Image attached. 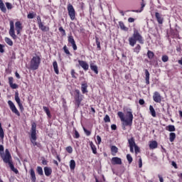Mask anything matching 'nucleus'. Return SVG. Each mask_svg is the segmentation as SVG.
I'll return each instance as SVG.
<instances>
[{
    "label": "nucleus",
    "mask_w": 182,
    "mask_h": 182,
    "mask_svg": "<svg viewBox=\"0 0 182 182\" xmlns=\"http://www.w3.org/2000/svg\"><path fill=\"white\" fill-rule=\"evenodd\" d=\"M117 116L122 122L123 130H126L127 126H132L133 124V111L132 109L128 108L126 109L125 116L123 112H118Z\"/></svg>",
    "instance_id": "nucleus-1"
},
{
    "label": "nucleus",
    "mask_w": 182,
    "mask_h": 182,
    "mask_svg": "<svg viewBox=\"0 0 182 182\" xmlns=\"http://www.w3.org/2000/svg\"><path fill=\"white\" fill-rule=\"evenodd\" d=\"M5 154L2 155L1 154V157L4 161V163H6V164H9L11 171H14V173H16V174H18L19 171L18 169L15 168V166H14V163H12V156H11V153H9V150L6 149Z\"/></svg>",
    "instance_id": "nucleus-2"
},
{
    "label": "nucleus",
    "mask_w": 182,
    "mask_h": 182,
    "mask_svg": "<svg viewBox=\"0 0 182 182\" xmlns=\"http://www.w3.org/2000/svg\"><path fill=\"white\" fill-rule=\"evenodd\" d=\"M137 42L141 43V45H143L144 43V39H143V36L139 33V31L134 30L132 36L129 38V43L130 46L133 48Z\"/></svg>",
    "instance_id": "nucleus-3"
},
{
    "label": "nucleus",
    "mask_w": 182,
    "mask_h": 182,
    "mask_svg": "<svg viewBox=\"0 0 182 182\" xmlns=\"http://www.w3.org/2000/svg\"><path fill=\"white\" fill-rule=\"evenodd\" d=\"M31 141L33 144V146H37L38 149L42 147L40 143L36 142V123L33 122L31 125Z\"/></svg>",
    "instance_id": "nucleus-4"
},
{
    "label": "nucleus",
    "mask_w": 182,
    "mask_h": 182,
    "mask_svg": "<svg viewBox=\"0 0 182 182\" xmlns=\"http://www.w3.org/2000/svg\"><path fill=\"white\" fill-rule=\"evenodd\" d=\"M41 59L39 55L33 56L30 62V69H31V70H38L41 65Z\"/></svg>",
    "instance_id": "nucleus-5"
},
{
    "label": "nucleus",
    "mask_w": 182,
    "mask_h": 182,
    "mask_svg": "<svg viewBox=\"0 0 182 182\" xmlns=\"http://www.w3.org/2000/svg\"><path fill=\"white\" fill-rule=\"evenodd\" d=\"M75 93L74 99L75 105L79 107L80 106V103H82V100H83V95L80 94V91L79 90H75Z\"/></svg>",
    "instance_id": "nucleus-6"
},
{
    "label": "nucleus",
    "mask_w": 182,
    "mask_h": 182,
    "mask_svg": "<svg viewBox=\"0 0 182 182\" xmlns=\"http://www.w3.org/2000/svg\"><path fill=\"white\" fill-rule=\"evenodd\" d=\"M67 9L71 21H75V19H76V11H75V8H73V6L69 4L68 5Z\"/></svg>",
    "instance_id": "nucleus-7"
},
{
    "label": "nucleus",
    "mask_w": 182,
    "mask_h": 182,
    "mask_svg": "<svg viewBox=\"0 0 182 182\" xmlns=\"http://www.w3.org/2000/svg\"><path fill=\"white\" fill-rule=\"evenodd\" d=\"M8 105L10 107V109L13 113H14V114H16V116H21V113H19V111L15 106V104H14V102L11 100L8 101Z\"/></svg>",
    "instance_id": "nucleus-8"
},
{
    "label": "nucleus",
    "mask_w": 182,
    "mask_h": 182,
    "mask_svg": "<svg viewBox=\"0 0 182 182\" xmlns=\"http://www.w3.org/2000/svg\"><path fill=\"white\" fill-rule=\"evenodd\" d=\"M9 33L11 38L14 39H16L18 37L16 36V34H15V25L14 24V22L12 21H10V30L9 31Z\"/></svg>",
    "instance_id": "nucleus-9"
},
{
    "label": "nucleus",
    "mask_w": 182,
    "mask_h": 182,
    "mask_svg": "<svg viewBox=\"0 0 182 182\" xmlns=\"http://www.w3.org/2000/svg\"><path fill=\"white\" fill-rule=\"evenodd\" d=\"M68 43H70L71 46H73V50H77V46H76V41H75V38H73V36H72V34L68 36Z\"/></svg>",
    "instance_id": "nucleus-10"
},
{
    "label": "nucleus",
    "mask_w": 182,
    "mask_h": 182,
    "mask_svg": "<svg viewBox=\"0 0 182 182\" xmlns=\"http://www.w3.org/2000/svg\"><path fill=\"white\" fill-rule=\"evenodd\" d=\"M15 100L18 104L20 110H21L22 112V110H23V105H22V103H21V98H19V93L18 92L15 93Z\"/></svg>",
    "instance_id": "nucleus-11"
},
{
    "label": "nucleus",
    "mask_w": 182,
    "mask_h": 182,
    "mask_svg": "<svg viewBox=\"0 0 182 182\" xmlns=\"http://www.w3.org/2000/svg\"><path fill=\"white\" fill-rule=\"evenodd\" d=\"M153 100L156 103L161 102V95L159 92H155L153 95Z\"/></svg>",
    "instance_id": "nucleus-12"
},
{
    "label": "nucleus",
    "mask_w": 182,
    "mask_h": 182,
    "mask_svg": "<svg viewBox=\"0 0 182 182\" xmlns=\"http://www.w3.org/2000/svg\"><path fill=\"white\" fill-rule=\"evenodd\" d=\"M111 163L113 166H115V164L120 165V164H122V159H120L117 156L112 157L111 159Z\"/></svg>",
    "instance_id": "nucleus-13"
},
{
    "label": "nucleus",
    "mask_w": 182,
    "mask_h": 182,
    "mask_svg": "<svg viewBox=\"0 0 182 182\" xmlns=\"http://www.w3.org/2000/svg\"><path fill=\"white\" fill-rule=\"evenodd\" d=\"M78 63L85 70H89V64L86 61L79 60Z\"/></svg>",
    "instance_id": "nucleus-14"
},
{
    "label": "nucleus",
    "mask_w": 182,
    "mask_h": 182,
    "mask_svg": "<svg viewBox=\"0 0 182 182\" xmlns=\"http://www.w3.org/2000/svg\"><path fill=\"white\" fill-rule=\"evenodd\" d=\"M15 27H16V31L17 32V35H19L21 33V31H22V23L21 21H16L15 23Z\"/></svg>",
    "instance_id": "nucleus-15"
},
{
    "label": "nucleus",
    "mask_w": 182,
    "mask_h": 182,
    "mask_svg": "<svg viewBox=\"0 0 182 182\" xmlns=\"http://www.w3.org/2000/svg\"><path fill=\"white\" fill-rule=\"evenodd\" d=\"M155 17L157 19L158 23L161 25L163 23L164 18H163V15H161L160 13L156 12L155 13Z\"/></svg>",
    "instance_id": "nucleus-16"
},
{
    "label": "nucleus",
    "mask_w": 182,
    "mask_h": 182,
    "mask_svg": "<svg viewBox=\"0 0 182 182\" xmlns=\"http://www.w3.org/2000/svg\"><path fill=\"white\" fill-rule=\"evenodd\" d=\"M38 25L39 29H41V31H42V32H49V26H44L43 22L40 23V24H38Z\"/></svg>",
    "instance_id": "nucleus-17"
},
{
    "label": "nucleus",
    "mask_w": 182,
    "mask_h": 182,
    "mask_svg": "<svg viewBox=\"0 0 182 182\" xmlns=\"http://www.w3.org/2000/svg\"><path fill=\"white\" fill-rule=\"evenodd\" d=\"M145 80L146 85H150V73L149 72V70L145 69Z\"/></svg>",
    "instance_id": "nucleus-18"
},
{
    "label": "nucleus",
    "mask_w": 182,
    "mask_h": 182,
    "mask_svg": "<svg viewBox=\"0 0 182 182\" xmlns=\"http://www.w3.org/2000/svg\"><path fill=\"white\" fill-rule=\"evenodd\" d=\"M9 83L10 87H11V89H17L18 88V85L14 84V77H9Z\"/></svg>",
    "instance_id": "nucleus-19"
},
{
    "label": "nucleus",
    "mask_w": 182,
    "mask_h": 182,
    "mask_svg": "<svg viewBox=\"0 0 182 182\" xmlns=\"http://www.w3.org/2000/svg\"><path fill=\"white\" fill-rule=\"evenodd\" d=\"M44 173H45V176H46V177H49V176H50L52 174V168L48 167V166H45L44 167Z\"/></svg>",
    "instance_id": "nucleus-20"
},
{
    "label": "nucleus",
    "mask_w": 182,
    "mask_h": 182,
    "mask_svg": "<svg viewBox=\"0 0 182 182\" xmlns=\"http://www.w3.org/2000/svg\"><path fill=\"white\" fill-rule=\"evenodd\" d=\"M128 144L129 147H135V146H137L136 144V141L134 140V137H131L130 139H128Z\"/></svg>",
    "instance_id": "nucleus-21"
},
{
    "label": "nucleus",
    "mask_w": 182,
    "mask_h": 182,
    "mask_svg": "<svg viewBox=\"0 0 182 182\" xmlns=\"http://www.w3.org/2000/svg\"><path fill=\"white\" fill-rule=\"evenodd\" d=\"M30 175L31 178V182H36V175L35 174V170L33 168L30 169Z\"/></svg>",
    "instance_id": "nucleus-22"
},
{
    "label": "nucleus",
    "mask_w": 182,
    "mask_h": 182,
    "mask_svg": "<svg viewBox=\"0 0 182 182\" xmlns=\"http://www.w3.org/2000/svg\"><path fill=\"white\" fill-rule=\"evenodd\" d=\"M53 67L55 73L56 75H59V67L58 66V62L57 61H53Z\"/></svg>",
    "instance_id": "nucleus-23"
},
{
    "label": "nucleus",
    "mask_w": 182,
    "mask_h": 182,
    "mask_svg": "<svg viewBox=\"0 0 182 182\" xmlns=\"http://www.w3.org/2000/svg\"><path fill=\"white\" fill-rule=\"evenodd\" d=\"M144 6H146V3H144V0H141L140 10H133L132 12H136V13L143 12V9H144Z\"/></svg>",
    "instance_id": "nucleus-24"
},
{
    "label": "nucleus",
    "mask_w": 182,
    "mask_h": 182,
    "mask_svg": "<svg viewBox=\"0 0 182 182\" xmlns=\"http://www.w3.org/2000/svg\"><path fill=\"white\" fill-rule=\"evenodd\" d=\"M119 25L122 31H124V32H127V31H129V28L124 26V23H123V21H119Z\"/></svg>",
    "instance_id": "nucleus-25"
},
{
    "label": "nucleus",
    "mask_w": 182,
    "mask_h": 182,
    "mask_svg": "<svg viewBox=\"0 0 182 182\" xmlns=\"http://www.w3.org/2000/svg\"><path fill=\"white\" fill-rule=\"evenodd\" d=\"M90 69H91V70H92V72H95V73L96 75H97L99 73V70L97 69V65H96L93 63H91L90 64Z\"/></svg>",
    "instance_id": "nucleus-26"
},
{
    "label": "nucleus",
    "mask_w": 182,
    "mask_h": 182,
    "mask_svg": "<svg viewBox=\"0 0 182 182\" xmlns=\"http://www.w3.org/2000/svg\"><path fill=\"white\" fill-rule=\"evenodd\" d=\"M90 146L91 147V150L92 151L93 154H97V149L96 148V146H95V144H93V141H90Z\"/></svg>",
    "instance_id": "nucleus-27"
},
{
    "label": "nucleus",
    "mask_w": 182,
    "mask_h": 182,
    "mask_svg": "<svg viewBox=\"0 0 182 182\" xmlns=\"http://www.w3.org/2000/svg\"><path fill=\"white\" fill-rule=\"evenodd\" d=\"M81 90L83 95H85V93H87V83H82L81 85Z\"/></svg>",
    "instance_id": "nucleus-28"
},
{
    "label": "nucleus",
    "mask_w": 182,
    "mask_h": 182,
    "mask_svg": "<svg viewBox=\"0 0 182 182\" xmlns=\"http://www.w3.org/2000/svg\"><path fill=\"white\" fill-rule=\"evenodd\" d=\"M149 149H151V150H154V149H157V141H151L149 144Z\"/></svg>",
    "instance_id": "nucleus-29"
},
{
    "label": "nucleus",
    "mask_w": 182,
    "mask_h": 182,
    "mask_svg": "<svg viewBox=\"0 0 182 182\" xmlns=\"http://www.w3.org/2000/svg\"><path fill=\"white\" fill-rule=\"evenodd\" d=\"M0 9L1 12H4V14L6 13V7H5V4L2 0H0Z\"/></svg>",
    "instance_id": "nucleus-30"
},
{
    "label": "nucleus",
    "mask_w": 182,
    "mask_h": 182,
    "mask_svg": "<svg viewBox=\"0 0 182 182\" xmlns=\"http://www.w3.org/2000/svg\"><path fill=\"white\" fill-rule=\"evenodd\" d=\"M76 167V162L75 161V160L72 159L70 161V170H75Z\"/></svg>",
    "instance_id": "nucleus-31"
},
{
    "label": "nucleus",
    "mask_w": 182,
    "mask_h": 182,
    "mask_svg": "<svg viewBox=\"0 0 182 182\" xmlns=\"http://www.w3.org/2000/svg\"><path fill=\"white\" fill-rule=\"evenodd\" d=\"M4 41H5L6 43H7V45H9V46H14V42L12 41V40H11V38L6 37L4 38Z\"/></svg>",
    "instance_id": "nucleus-32"
},
{
    "label": "nucleus",
    "mask_w": 182,
    "mask_h": 182,
    "mask_svg": "<svg viewBox=\"0 0 182 182\" xmlns=\"http://www.w3.org/2000/svg\"><path fill=\"white\" fill-rule=\"evenodd\" d=\"M169 140L171 143H173V141H174V140H176V133L174 132H171L169 134Z\"/></svg>",
    "instance_id": "nucleus-33"
},
{
    "label": "nucleus",
    "mask_w": 182,
    "mask_h": 182,
    "mask_svg": "<svg viewBox=\"0 0 182 182\" xmlns=\"http://www.w3.org/2000/svg\"><path fill=\"white\" fill-rule=\"evenodd\" d=\"M149 110H150V113L151 114V116L153 117H156V110H154V107H153L152 105L149 106Z\"/></svg>",
    "instance_id": "nucleus-34"
},
{
    "label": "nucleus",
    "mask_w": 182,
    "mask_h": 182,
    "mask_svg": "<svg viewBox=\"0 0 182 182\" xmlns=\"http://www.w3.org/2000/svg\"><path fill=\"white\" fill-rule=\"evenodd\" d=\"M43 109L44 112L46 113L48 117L50 119V117H52V115L50 114V111H49V108H48L47 107H43Z\"/></svg>",
    "instance_id": "nucleus-35"
},
{
    "label": "nucleus",
    "mask_w": 182,
    "mask_h": 182,
    "mask_svg": "<svg viewBox=\"0 0 182 182\" xmlns=\"http://www.w3.org/2000/svg\"><path fill=\"white\" fill-rule=\"evenodd\" d=\"M140 50H141V46H140V44H137L136 46L134 48V52H135V53H140Z\"/></svg>",
    "instance_id": "nucleus-36"
},
{
    "label": "nucleus",
    "mask_w": 182,
    "mask_h": 182,
    "mask_svg": "<svg viewBox=\"0 0 182 182\" xmlns=\"http://www.w3.org/2000/svg\"><path fill=\"white\" fill-rule=\"evenodd\" d=\"M63 49L65 53L67 54L68 56H72V54L70 53V51H69L68 46H64Z\"/></svg>",
    "instance_id": "nucleus-37"
},
{
    "label": "nucleus",
    "mask_w": 182,
    "mask_h": 182,
    "mask_svg": "<svg viewBox=\"0 0 182 182\" xmlns=\"http://www.w3.org/2000/svg\"><path fill=\"white\" fill-rule=\"evenodd\" d=\"M5 137V133L4 132V129L2 128V124L0 123V138L4 139Z\"/></svg>",
    "instance_id": "nucleus-38"
},
{
    "label": "nucleus",
    "mask_w": 182,
    "mask_h": 182,
    "mask_svg": "<svg viewBox=\"0 0 182 182\" xmlns=\"http://www.w3.org/2000/svg\"><path fill=\"white\" fill-rule=\"evenodd\" d=\"M36 171L39 176H43V169L41 166H37Z\"/></svg>",
    "instance_id": "nucleus-39"
},
{
    "label": "nucleus",
    "mask_w": 182,
    "mask_h": 182,
    "mask_svg": "<svg viewBox=\"0 0 182 182\" xmlns=\"http://www.w3.org/2000/svg\"><path fill=\"white\" fill-rule=\"evenodd\" d=\"M166 130H168V132H176V127H174V125H168L166 127Z\"/></svg>",
    "instance_id": "nucleus-40"
},
{
    "label": "nucleus",
    "mask_w": 182,
    "mask_h": 182,
    "mask_svg": "<svg viewBox=\"0 0 182 182\" xmlns=\"http://www.w3.org/2000/svg\"><path fill=\"white\" fill-rule=\"evenodd\" d=\"M147 56L149 59H153L154 58V53H153L151 50H149L147 52Z\"/></svg>",
    "instance_id": "nucleus-41"
},
{
    "label": "nucleus",
    "mask_w": 182,
    "mask_h": 182,
    "mask_svg": "<svg viewBox=\"0 0 182 182\" xmlns=\"http://www.w3.org/2000/svg\"><path fill=\"white\" fill-rule=\"evenodd\" d=\"M127 159L129 164H132L133 161V157H132V155L130 154H127Z\"/></svg>",
    "instance_id": "nucleus-42"
},
{
    "label": "nucleus",
    "mask_w": 182,
    "mask_h": 182,
    "mask_svg": "<svg viewBox=\"0 0 182 182\" xmlns=\"http://www.w3.org/2000/svg\"><path fill=\"white\" fill-rule=\"evenodd\" d=\"M66 151L68 153H69L70 154H72V153H73V148H72V146H67L66 149H65Z\"/></svg>",
    "instance_id": "nucleus-43"
},
{
    "label": "nucleus",
    "mask_w": 182,
    "mask_h": 182,
    "mask_svg": "<svg viewBox=\"0 0 182 182\" xmlns=\"http://www.w3.org/2000/svg\"><path fill=\"white\" fill-rule=\"evenodd\" d=\"M95 41H96V44H97V48L100 50L101 47H100V41H99V38L95 37Z\"/></svg>",
    "instance_id": "nucleus-44"
},
{
    "label": "nucleus",
    "mask_w": 182,
    "mask_h": 182,
    "mask_svg": "<svg viewBox=\"0 0 182 182\" xmlns=\"http://www.w3.org/2000/svg\"><path fill=\"white\" fill-rule=\"evenodd\" d=\"M58 31L62 33L63 36H66V31L63 29V27H60Z\"/></svg>",
    "instance_id": "nucleus-45"
},
{
    "label": "nucleus",
    "mask_w": 182,
    "mask_h": 182,
    "mask_svg": "<svg viewBox=\"0 0 182 182\" xmlns=\"http://www.w3.org/2000/svg\"><path fill=\"white\" fill-rule=\"evenodd\" d=\"M27 18H28V19H33L35 18V14H33V12L29 13L27 15Z\"/></svg>",
    "instance_id": "nucleus-46"
},
{
    "label": "nucleus",
    "mask_w": 182,
    "mask_h": 182,
    "mask_svg": "<svg viewBox=\"0 0 182 182\" xmlns=\"http://www.w3.org/2000/svg\"><path fill=\"white\" fill-rule=\"evenodd\" d=\"M76 75L77 74L76 73V72H75V70L74 69L71 70L72 77H73L74 79H77V77H76Z\"/></svg>",
    "instance_id": "nucleus-47"
},
{
    "label": "nucleus",
    "mask_w": 182,
    "mask_h": 182,
    "mask_svg": "<svg viewBox=\"0 0 182 182\" xmlns=\"http://www.w3.org/2000/svg\"><path fill=\"white\" fill-rule=\"evenodd\" d=\"M104 122L105 123H109V122H110V117H109V115H105V117H104Z\"/></svg>",
    "instance_id": "nucleus-48"
},
{
    "label": "nucleus",
    "mask_w": 182,
    "mask_h": 182,
    "mask_svg": "<svg viewBox=\"0 0 182 182\" xmlns=\"http://www.w3.org/2000/svg\"><path fill=\"white\" fill-rule=\"evenodd\" d=\"M162 62H168V55H163L162 56Z\"/></svg>",
    "instance_id": "nucleus-49"
},
{
    "label": "nucleus",
    "mask_w": 182,
    "mask_h": 182,
    "mask_svg": "<svg viewBox=\"0 0 182 182\" xmlns=\"http://www.w3.org/2000/svg\"><path fill=\"white\" fill-rule=\"evenodd\" d=\"M83 130L86 134V136H90L92 134V132L89 130H87L86 128L83 127Z\"/></svg>",
    "instance_id": "nucleus-50"
},
{
    "label": "nucleus",
    "mask_w": 182,
    "mask_h": 182,
    "mask_svg": "<svg viewBox=\"0 0 182 182\" xmlns=\"http://www.w3.org/2000/svg\"><path fill=\"white\" fill-rule=\"evenodd\" d=\"M139 168H141V167H143V161L141 160V156H139Z\"/></svg>",
    "instance_id": "nucleus-51"
},
{
    "label": "nucleus",
    "mask_w": 182,
    "mask_h": 182,
    "mask_svg": "<svg viewBox=\"0 0 182 182\" xmlns=\"http://www.w3.org/2000/svg\"><path fill=\"white\" fill-rule=\"evenodd\" d=\"M111 151H112L113 153H117L118 149L116 147V146H112L111 147Z\"/></svg>",
    "instance_id": "nucleus-52"
},
{
    "label": "nucleus",
    "mask_w": 182,
    "mask_h": 182,
    "mask_svg": "<svg viewBox=\"0 0 182 182\" xmlns=\"http://www.w3.org/2000/svg\"><path fill=\"white\" fill-rule=\"evenodd\" d=\"M79 137H80V134H79V132L77 130H75L74 138L75 139H79Z\"/></svg>",
    "instance_id": "nucleus-53"
},
{
    "label": "nucleus",
    "mask_w": 182,
    "mask_h": 182,
    "mask_svg": "<svg viewBox=\"0 0 182 182\" xmlns=\"http://www.w3.org/2000/svg\"><path fill=\"white\" fill-rule=\"evenodd\" d=\"M6 6L7 9H12V4L9 2L6 3Z\"/></svg>",
    "instance_id": "nucleus-54"
},
{
    "label": "nucleus",
    "mask_w": 182,
    "mask_h": 182,
    "mask_svg": "<svg viewBox=\"0 0 182 182\" xmlns=\"http://www.w3.org/2000/svg\"><path fill=\"white\" fill-rule=\"evenodd\" d=\"M134 151L136 154H137V153H140V148H139L137 145L134 146Z\"/></svg>",
    "instance_id": "nucleus-55"
},
{
    "label": "nucleus",
    "mask_w": 182,
    "mask_h": 182,
    "mask_svg": "<svg viewBox=\"0 0 182 182\" xmlns=\"http://www.w3.org/2000/svg\"><path fill=\"white\" fill-rule=\"evenodd\" d=\"M42 19L41 18V16H37V23L39 25L40 23H42Z\"/></svg>",
    "instance_id": "nucleus-56"
},
{
    "label": "nucleus",
    "mask_w": 182,
    "mask_h": 182,
    "mask_svg": "<svg viewBox=\"0 0 182 182\" xmlns=\"http://www.w3.org/2000/svg\"><path fill=\"white\" fill-rule=\"evenodd\" d=\"M97 140L98 144H100V143H102V138L100 137V136L99 135L97 136Z\"/></svg>",
    "instance_id": "nucleus-57"
},
{
    "label": "nucleus",
    "mask_w": 182,
    "mask_h": 182,
    "mask_svg": "<svg viewBox=\"0 0 182 182\" xmlns=\"http://www.w3.org/2000/svg\"><path fill=\"white\" fill-rule=\"evenodd\" d=\"M0 52L1 53H4V52H5V50H4V46L2 44H0Z\"/></svg>",
    "instance_id": "nucleus-58"
},
{
    "label": "nucleus",
    "mask_w": 182,
    "mask_h": 182,
    "mask_svg": "<svg viewBox=\"0 0 182 182\" xmlns=\"http://www.w3.org/2000/svg\"><path fill=\"white\" fill-rule=\"evenodd\" d=\"M139 105H144V103H145L144 100L140 99V100H139Z\"/></svg>",
    "instance_id": "nucleus-59"
},
{
    "label": "nucleus",
    "mask_w": 182,
    "mask_h": 182,
    "mask_svg": "<svg viewBox=\"0 0 182 182\" xmlns=\"http://www.w3.org/2000/svg\"><path fill=\"white\" fill-rule=\"evenodd\" d=\"M111 129L112 130H116L117 129V127L116 126V124H112L111 125Z\"/></svg>",
    "instance_id": "nucleus-60"
},
{
    "label": "nucleus",
    "mask_w": 182,
    "mask_h": 182,
    "mask_svg": "<svg viewBox=\"0 0 182 182\" xmlns=\"http://www.w3.org/2000/svg\"><path fill=\"white\" fill-rule=\"evenodd\" d=\"M128 22H129V23H132V22H134V18L132 17L129 18Z\"/></svg>",
    "instance_id": "nucleus-61"
},
{
    "label": "nucleus",
    "mask_w": 182,
    "mask_h": 182,
    "mask_svg": "<svg viewBox=\"0 0 182 182\" xmlns=\"http://www.w3.org/2000/svg\"><path fill=\"white\" fill-rule=\"evenodd\" d=\"M42 164H43V166H48V161H46V159H43Z\"/></svg>",
    "instance_id": "nucleus-62"
},
{
    "label": "nucleus",
    "mask_w": 182,
    "mask_h": 182,
    "mask_svg": "<svg viewBox=\"0 0 182 182\" xmlns=\"http://www.w3.org/2000/svg\"><path fill=\"white\" fill-rule=\"evenodd\" d=\"M171 164H172L173 167H174L175 168H177V164L176 162L172 161Z\"/></svg>",
    "instance_id": "nucleus-63"
},
{
    "label": "nucleus",
    "mask_w": 182,
    "mask_h": 182,
    "mask_svg": "<svg viewBox=\"0 0 182 182\" xmlns=\"http://www.w3.org/2000/svg\"><path fill=\"white\" fill-rule=\"evenodd\" d=\"M159 178L160 182H164V179H163V176L159 175Z\"/></svg>",
    "instance_id": "nucleus-64"
}]
</instances>
